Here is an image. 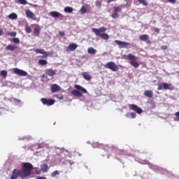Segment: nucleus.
<instances>
[{
  "mask_svg": "<svg viewBox=\"0 0 179 179\" xmlns=\"http://www.w3.org/2000/svg\"><path fill=\"white\" fill-rule=\"evenodd\" d=\"M104 68H106V69H110L113 71V72H117V71H118V66H117L114 62H108L104 65Z\"/></svg>",
  "mask_w": 179,
  "mask_h": 179,
  "instance_id": "nucleus-4",
  "label": "nucleus"
},
{
  "mask_svg": "<svg viewBox=\"0 0 179 179\" xmlns=\"http://www.w3.org/2000/svg\"><path fill=\"white\" fill-rule=\"evenodd\" d=\"M47 64H48V62L47 60H45V59H39L38 60V64L41 65V66H44L45 65H47Z\"/></svg>",
  "mask_w": 179,
  "mask_h": 179,
  "instance_id": "nucleus-28",
  "label": "nucleus"
},
{
  "mask_svg": "<svg viewBox=\"0 0 179 179\" xmlns=\"http://www.w3.org/2000/svg\"><path fill=\"white\" fill-rule=\"evenodd\" d=\"M64 10L66 13H72L73 12V8L67 6L64 8Z\"/></svg>",
  "mask_w": 179,
  "mask_h": 179,
  "instance_id": "nucleus-26",
  "label": "nucleus"
},
{
  "mask_svg": "<svg viewBox=\"0 0 179 179\" xmlns=\"http://www.w3.org/2000/svg\"><path fill=\"white\" fill-rule=\"evenodd\" d=\"M46 75L48 76H55V75L57 73V70H52V69H48L45 71Z\"/></svg>",
  "mask_w": 179,
  "mask_h": 179,
  "instance_id": "nucleus-14",
  "label": "nucleus"
},
{
  "mask_svg": "<svg viewBox=\"0 0 179 179\" xmlns=\"http://www.w3.org/2000/svg\"><path fill=\"white\" fill-rule=\"evenodd\" d=\"M74 87H75V89H77L78 90H81V92H83V93H87V90L79 85H76L74 86Z\"/></svg>",
  "mask_w": 179,
  "mask_h": 179,
  "instance_id": "nucleus-20",
  "label": "nucleus"
},
{
  "mask_svg": "<svg viewBox=\"0 0 179 179\" xmlns=\"http://www.w3.org/2000/svg\"><path fill=\"white\" fill-rule=\"evenodd\" d=\"M115 44H117L120 48H126L129 45V43L121 41H115Z\"/></svg>",
  "mask_w": 179,
  "mask_h": 179,
  "instance_id": "nucleus-11",
  "label": "nucleus"
},
{
  "mask_svg": "<svg viewBox=\"0 0 179 179\" xmlns=\"http://www.w3.org/2000/svg\"><path fill=\"white\" fill-rule=\"evenodd\" d=\"M87 52H88V54H91L92 55H94V54H96V52H97V50L96 49H94V48H89L87 49Z\"/></svg>",
  "mask_w": 179,
  "mask_h": 179,
  "instance_id": "nucleus-24",
  "label": "nucleus"
},
{
  "mask_svg": "<svg viewBox=\"0 0 179 179\" xmlns=\"http://www.w3.org/2000/svg\"><path fill=\"white\" fill-rule=\"evenodd\" d=\"M36 179H47V178H45L44 176H38L36 178Z\"/></svg>",
  "mask_w": 179,
  "mask_h": 179,
  "instance_id": "nucleus-49",
  "label": "nucleus"
},
{
  "mask_svg": "<svg viewBox=\"0 0 179 179\" xmlns=\"http://www.w3.org/2000/svg\"><path fill=\"white\" fill-rule=\"evenodd\" d=\"M6 50H7V51H15V50H16V46L13 45H8Z\"/></svg>",
  "mask_w": 179,
  "mask_h": 179,
  "instance_id": "nucleus-25",
  "label": "nucleus"
},
{
  "mask_svg": "<svg viewBox=\"0 0 179 179\" xmlns=\"http://www.w3.org/2000/svg\"><path fill=\"white\" fill-rule=\"evenodd\" d=\"M7 36H10V37H16V32H6Z\"/></svg>",
  "mask_w": 179,
  "mask_h": 179,
  "instance_id": "nucleus-36",
  "label": "nucleus"
},
{
  "mask_svg": "<svg viewBox=\"0 0 179 179\" xmlns=\"http://www.w3.org/2000/svg\"><path fill=\"white\" fill-rule=\"evenodd\" d=\"M59 34L61 36V37H64V36H65V32L59 31Z\"/></svg>",
  "mask_w": 179,
  "mask_h": 179,
  "instance_id": "nucleus-47",
  "label": "nucleus"
},
{
  "mask_svg": "<svg viewBox=\"0 0 179 179\" xmlns=\"http://www.w3.org/2000/svg\"><path fill=\"white\" fill-rule=\"evenodd\" d=\"M138 2L143 6H148V1L146 0H138Z\"/></svg>",
  "mask_w": 179,
  "mask_h": 179,
  "instance_id": "nucleus-32",
  "label": "nucleus"
},
{
  "mask_svg": "<svg viewBox=\"0 0 179 179\" xmlns=\"http://www.w3.org/2000/svg\"><path fill=\"white\" fill-rule=\"evenodd\" d=\"M41 171H43V173H47V171H48V165H47V164H43L41 166Z\"/></svg>",
  "mask_w": 179,
  "mask_h": 179,
  "instance_id": "nucleus-23",
  "label": "nucleus"
},
{
  "mask_svg": "<svg viewBox=\"0 0 179 179\" xmlns=\"http://www.w3.org/2000/svg\"><path fill=\"white\" fill-rule=\"evenodd\" d=\"M2 34H3V29L0 27V36H2Z\"/></svg>",
  "mask_w": 179,
  "mask_h": 179,
  "instance_id": "nucleus-50",
  "label": "nucleus"
},
{
  "mask_svg": "<svg viewBox=\"0 0 179 179\" xmlns=\"http://www.w3.org/2000/svg\"><path fill=\"white\" fill-rule=\"evenodd\" d=\"M92 31L94 33V34L98 37L103 38V40H108V38H110V36L106 34V31H107V28L104 27H100L99 29L92 28Z\"/></svg>",
  "mask_w": 179,
  "mask_h": 179,
  "instance_id": "nucleus-1",
  "label": "nucleus"
},
{
  "mask_svg": "<svg viewBox=\"0 0 179 179\" xmlns=\"http://www.w3.org/2000/svg\"><path fill=\"white\" fill-rule=\"evenodd\" d=\"M0 74L3 78H6L8 76V71L3 70L0 72Z\"/></svg>",
  "mask_w": 179,
  "mask_h": 179,
  "instance_id": "nucleus-33",
  "label": "nucleus"
},
{
  "mask_svg": "<svg viewBox=\"0 0 179 179\" xmlns=\"http://www.w3.org/2000/svg\"><path fill=\"white\" fill-rule=\"evenodd\" d=\"M129 108L130 110H132V111H136L137 114H142V113H143L142 108L135 104H129Z\"/></svg>",
  "mask_w": 179,
  "mask_h": 179,
  "instance_id": "nucleus-7",
  "label": "nucleus"
},
{
  "mask_svg": "<svg viewBox=\"0 0 179 179\" xmlns=\"http://www.w3.org/2000/svg\"><path fill=\"white\" fill-rule=\"evenodd\" d=\"M80 13H82V15H85V13H86V12H87V10H86V8L85 6H82L80 10Z\"/></svg>",
  "mask_w": 179,
  "mask_h": 179,
  "instance_id": "nucleus-34",
  "label": "nucleus"
},
{
  "mask_svg": "<svg viewBox=\"0 0 179 179\" xmlns=\"http://www.w3.org/2000/svg\"><path fill=\"white\" fill-rule=\"evenodd\" d=\"M13 43H15V44H19V43H20V40L19 39V38H14L13 39Z\"/></svg>",
  "mask_w": 179,
  "mask_h": 179,
  "instance_id": "nucleus-39",
  "label": "nucleus"
},
{
  "mask_svg": "<svg viewBox=\"0 0 179 179\" xmlns=\"http://www.w3.org/2000/svg\"><path fill=\"white\" fill-rule=\"evenodd\" d=\"M31 170H33V165L29 162H25L23 164L22 166V169L20 170L21 176L26 178V177H29L30 174H31Z\"/></svg>",
  "mask_w": 179,
  "mask_h": 179,
  "instance_id": "nucleus-2",
  "label": "nucleus"
},
{
  "mask_svg": "<svg viewBox=\"0 0 179 179\" xmlns=\"http://www.w3.org/2000/svg\"><path fill=\"white\" fill-rule=\"evenodd\" d=\"M17 3H20V5H27V0H17Z\"/></svg>",
  "mask_w": 179,
  "mask_h": 179,
  "instance_id": "nucleus-31",
  "label": "nucleus"
},
{
  "mask_svg": "<svg viewBox=\"0 0 179 179\" xmlns=\"http://www.w3.org/2000/svg\"><path fill=\"white\" fill-rule=\"evenodd\" d=\"M169 47L167 45H162L161 46V50H162V51H166V50H168Z\"/></svg>",
  "mask_w": 179,
  "mask_h": 179,
  "instance_id": "nucleus-41",
  "label": "nucleus"
},
{
  "mask_svg": "<svg viewBox=\"0 0 179 179\" xmlns=\"http://www.w3.org/2000/svg\"><path fill=\"white\" fill-rule=\"evenodd\" d=\"M8 19H10L11 20H16L17 19V14L13 13L8 15Z\"/></svg>",
  "mask_w": 179,
  "mask_h": 179,
  "instance_id": "nucleus-22",
  "label": "nucleus"
},
{
  "mask_svg": "<svg viewBox=\"0 0 179 179\" xmlns=\"http://www.w3.org/2000/svg\"><path fill=\"white\" fill-rule=\"evenodd\" d=\"M139 40L141 41H148L149 40V36L148 34L139 36Z\"/></svg>",
  "mask_w": 179,
  "mask_h": 179,
  "instance_id": "nucleus-21",
  "label": "nucleus"
},
{
  "mask_svg": "<svg viewBox=\"0 0 179 179\" xmlns=\"http://www.w3.org/2000/svg\"><path fill=\"white\" fill-rule=\"evenodd\" d=\"M30 5H31V6H34V5H33V4H30Z\"/></svg>",
  "mask_w": 179,
  "mask_h": 179,
  "instance_id": "nucleus-56",
  "label": "nucleus"
},
{
  "mask_svg": "<svg viewBox=\"0 0 179 179\" xmlns=\"http://www.w3.org/2000/svg\"><path fill=\"white\" fill-rule=\"evenodd\" d=\"M82 76L85 80L89 81V80H91V79H92V76H90V74H89L88 72L82 73Z\"/></svg>",
  "mask_w": 179,
  "mask_h": 179,
  "instance_id": "nucleus-19",
  "label": "nucleus"
},
{
  "mask_svg": "<svg viewBox=\"0 0 179 179\" xmlns=\"http://www.w3.org/2000/svg\"><path fill=\"white\" fill-rule=\"evenodd\" d=\"M50 16H52V17H62V14L57 12V11H52L49 13Z\"/></svg>",
  "mask_w": 179,
  "mask_h": 179,
  "instance_id": "nucleus-18",
  "label": "nucleus"
},
{
  "mask_svg": "<svg viewBox=\"0 0 179 179\" xmlns=\"http://www.w3.org/2000/svg\"><path fill=\"white\" fill-rule=\"evenodd\" d=\"M177 121H179V117H178Z\"/></svg>",
  "mask_w": 179,
  "mask_h": 179,
  "instance_id": "nucleus-57",
  "label": "nucleus"
},
{
  "mask_svg": "<svg viewBox=\"0 0 179 179\" xmlns=\"http://www.w3.org/2000/svg\"><path fill=\"white\" fill-rule=\"evenodd\" d=\"M143 94L145 97H148V99H152V97H153V91L150 90H145Z\"/></svg>",
  "mask_w": 179,
  "mask_h": 179,
  "instance_id": "nucleus-16",
  "label": "nucleus"
},
{
  "mask_svg": "<svg viewBox=\"0 0 179 179\" xmlns=\"http://www.w3.org/2000/svg\"><path fill=\"white\" fill-rule=\"evenodd\" d=\"M43 1H45V0H43Z\"/></svg>",
  "mask_w": 179,
  "mask_h": 179,
  "instance_id": "nucleus-59",
  "label": "nucleus"
},
{
  "mask_svg": "<svg viewBox=\"0 0 179 179\" xmlns=\"http://www.w3.org/2000/svg\"><path fill=\"white\" fill-rule=\"evenodd\" d=\"M131 118H136V113L132 112L130 113Z\"/></svg>",
  "mask_w": 179,
  "mask_h": 179,
  "instance_id": "nucleus-43",
  "label": "nucleus"
},
{
  "mask_svg": "<svg viewBox=\"0 0 179 179\" xmlns=\"http://www.w3.org/2000/svg\"><path fill=\"white\" fill-rule=\"evenodd\" d=\"M71 94H73V96H76L77 97H83V94L78 90H74L71 91Z\"/></svg>",
  "mask_w": 179,
  "mask_h": 179,
  "instance_id": "nucleus-15",
  "label": "nucleus"
},
{
  "mask_svg": "<svg viewBox=\"0 0 179 179\" xmlns=\"http://www.w3.org/2000/svg\"><path fill=\"white\" fill-rule=\"evenodd\" d=\"M169 3H176L177 0H166Z\"/></svg>",
  "mask_w": 179,
  "mask_h": 179,
  "instance_id": "nucleus-46",
  "label": "nucleus"
},
{
  "mask_svg": "<svg viewBox=\"0 0 179 179\" xmlns=\"http://www.w3.org/2000/svg\"><path fill=\"white\" fill-rule=\"evenodd\" d=\"M76 48H78V44L71 43L67 47L66 51H67V52H69L70 51H75V50H76Z\"/></svg>",
  "mask_w": 179,
  "mask_h": 179,
  "instance_id": "nucleus-13",
  "label": "nucleus"
},
{
  "mask_svg": "<svg viewBox=\"0 0 179 179\" xmlns=\"http://www.w3.org/2000/svg\"><path fill=\"white\" fill-rule=\"evenodd\" d=\"M129 59H131V61H136V57L132 54H129Z\"/></svg>",
  "mask_w": 179,
  "mask_h": 179,
  "instance_id": "nucleus-35",
  "label": "nucleus"
},
{
  "mask_svg": "<svg viewBox=\"0 0 179 179\" xmlns=\"http://www.w3.org/2000/svg\"><path fill=\"white\" fill-rule=\"evenodd\" d=\"M40 31H41V27H40L38 24H36L34 29L33 35L35 37H39Z\"/></svg>",
  "mask_w": 179,
  "mask_h": 179,
  "instance_id": "nucleus-10",
  "label": "nucleus"
},
{
  "mask_svg": "<svg viewBox=\"0 0 179 179\" xmlns=\"http://www.w3.org/2000/svg\"><path fill=\"white\" fill-rule=\"evenodd\" d=\"M162 86L165 90H171V88H170V87L171 86V84H167L166 83H163Z\"/></svg>",
  "mask_w": 179,
  "mask_h": 179,
  "instance_id": "nucleus-27",
  "label": "nucleus"
},
{
  "mask_svg": "<svg viewBox=\"0 0 179 179\" xmlns=\"http://www.w3.org/2000/svg\"><path fill=\"white\" fill-rule=\"evenodd\" d=\"M157 90H163V84H159Z\"/></svg>",
  "mask_w": 179,
  "mask_h": 179,
  "instance_id": "nucleus-42",
  "label": "nucleus"
},
{
  "mask_svg": "<svg viewBox=\"0 0 179 179\" xmlns=\"http://www.w3.org/2000/svg\"><path fill=\"white\" fill-rule=\"evenodd\" d=\"M13 101L15 102V103H17L18 104H20V103H22V101H20V99H17L16 98H14L13 99Z\"/></svg>",
  "mask_w": 179,
  "mask_h": 179,
  "instance_id": "nucleus-44",
  "label": "nucleus"
},
{
  "mask_svg": "<svg viewBox=\"0 0 179 179\" xmlns=\"http://www.w3.org/2000/svg\"><path fill=\"white\" fill-rule=\"evenodd\" d=\"M126 117H129V113H127V114H126Z\"/></svg>",
  "mask_w": 179,
  "mask_h": 179,
  "instance_id": "nucleus-55",
  "label": "nucleus"
},
{
  "mask_svg": "<svg viewBox=\"0 0 179 179\" xmlns=\"http://www.w3.org/2000/svg\"><path fill=\"white\" fill-rule=\"evenodd\" d=\"M25 31L28 34L31 33V27H30L27 24H25Z\"/></svg>",
  "mask_w": 179,
  "mask_h": 179,
  "instance_id": "nucleus-30",
  "label": "nucleus"
},
{
  "mask_svg": "<svg viewBox=\"0 0 179 179\" xmlns=\"http://www.w3.org/2000/svg\"><path fill=\"white\" fill-rule=\"evenodd\" d=\"M124 6H125L124 4L119 6H115L113 8L114 13L111 15V17H113V19H117V17H119L120 15L118 13L122 12V8H124Z\"/></svg>",
  "mask_w": 179,
  "mask_h": 179,
  "instance_id": "nucleus-3",
  "label": "nucleus"
},
{
  "mask_svg": "<svg viewBox=\"0 0 179 179\" xmlns=\"http://www.w3.org/2000/svg\"><path fill=\"white\" fill-rule=\"evenodd\" d=\"M13 73L18 75V76H27V72L24 70L20 69L18 68H15L13 69Z\"/></svg>",
  "mask_w": 179,
  "mask_h": 179,
  "instance_id": "nucleus-8",
  "label": "nucleus"
},
{
  "mask_svg": "<svg viewBox=\"0 0 179 179\" xmlns=\"http://www.w3.org/2000/svg\"><path fill=\"white\" fill-rule=\"evenodd\" d=\"M56 176H59V171H55L51 173V177H55Z\"/></svg>",
  "mask_w": 179,
  "mask_h": 179,
  "instance_id": "nucleus-37",
  "label": "nucleus"
},
{
  "mask_svg": "<svg viewBox=\"0 0 179 179\" xmlns=\"http://www.w3.org/2000/svg\"><path fill=\"white\" fill-rule=\"evenodd\" d=\"M115 0H107L108 3H111V2H114Z\"/></svg>",
  "mask_w": 179,
  "mask_h": 179,
  "instance_id": "nucleus-51",
  "label": "nucleus"
},
{
  "mask_svg": "<svg viewBox=\"0 0 179 179\" xmlns=\"http://www.w3.org/2000/svg\"><path fill=\"white\" fill-rule=\"evenodd\" d=\"M130 64L135 68L139 67V64L135 60H132L131 62H130Z\"/></svg>",
  "mask_w": 179,
  "mask_h": 179,
  "instance_id": "nucleus-29",
  "label": "nucleus"
},
{
  "mask_svg": "<svg viewBox=\"0 0 179 179\" xmlns=\"http://www.w3.org/2000/svg\"><path fill=\"white\" fill-rule=\"evenodd\" d=\"M95 5H96V6H98V8H101V1H96L95 2Z\"/></svg>",
  "mask_w": 179,
  "mask_h": 179,
  "instance_id": "nucleus-40",
  "label": "nucleus"
},
{
  "mask_svg": "<svg viewBox=\"0 0 179 179\" xmlns=\"http://www.w3.org/2000/svg\"><path fill=\"white\" fill-rule=\"evenodd\" d=\"M176 117H179V111L175 113Z\"/></svg>",
  "mask_w": 179,
  "mask_h": 179,
  "instance_id": "nucleus-53",
  "label": "nucleus"
},
{
  "mask_svg": "<svg viewBox=\"0 0 179 179\" xmlns=\"http://www.w3.org/2000/svg\"><path fill=\"white\" fill-rule=\"evenodd\" d=\"M55 97H57V99H58L59 100H64V95L62 94H55Z\"/></svg>",
  "mask_w": 179,
  "mask_h": 179,
  "instance_id": "nucleus-38",
  "label": "nucleus"
},
{
  "mask_svg": "<svg viewBox=\"0 0 179 179\" xmlns=\"http://www.w3.org/2000/svg\"><path fill=\"white\" fill-rule=\"evenodd\" d=\"M36 174H41V171H36Z\"/></svg>",
  "mask_w": 179,
  "mask_h": 179,
  "instance_id": "nucleus-54",
  "label": "nucleus"
},
{
  "mask_svg": "<svg viewBox=\"0 0 179 179\" xmlns=\"http://www.w3.org/2000/svg\"><path fill=\"white\" fill-rule=\"evenodd\" d=\"M25 14L27 17H28L29 19H31L32 20H37V17H36V14H34V13H33L31 10H26Z\"/></svg>",
  "mask_w": 179,
  "mask_h": 179,
  "instance_id": "nucleus-9",
  "label": "nucleus"
},
{
  "mask_svg": "<svg viewBox=\"0 0 179 179\" xmlns=\"http://www.w3.org/2000/svg\"><path fill=\"white\" fill-rule=\"evenodd\" d=\"M155 33H159V31H160V29H159V28H156L155 29Z\"/></svg>",
  "mask_w": 179,
  "mask_h": 179,
  "instance_id": "nucleus-52",
  "label": "nucleus"
},
{
  "mask_svg": "<svg viewBox=\"0 0 179 179\" xmlns=\"http://www.w3.org/2000/svg\"><path fill=\"white\" fill-rule=\"evenodd\" d=\"M34 51H35L36 54H43L45 57H48V52L44 51V49H34Z\"/></svg>",
  "mask_w": 179,
  "mask_h": 179,
  "instance_id": "nucleus-17",
  "label": "nucleus"
},
{
  "mask_svg": "<svg viewBox=\"0 0 179 179\" xmlns=\"http://www.w3.org/2000/svg\"><path fill=\"white\" fill-rule=\"evenodd\" d=\"M93 148H99L100 147V144L95 143L92 144Z\"/></svg>",
  "mask_w": 179,
  "mask_h": 179,
  "instance_id": "nucleus-45",
  "label": "nucleus"
},
{
  "mask_svg": "<svg viewBox=\"0 0 179 179\" xmlns=\"http://www.w3.org/2000/svg\"><path fill=\"white\" fill-rule=\"evenodd\" d=\"M123 58L124 59H129V55H123Z\"/></svg>",
  "mask_w": 179,
  "mask_h": 179,
  "instance_id": "nucleus-48",
  "label": "nucleus"
},
{
  "mask_svg": "<svg viewBox=\"0 0 179 179\" xmlns=\"http://www.w3.org/2000/svg\"><path fill=\"white\" fill-rule=\"evenodd\" d=\"M21 171L17 170V169H15L12 171V176L10 179H17L19 177H21V178H24V176H22Z\"/></svg>",
  "mask_w": 179,
  "mask_h": 179,
  "instance_id": "nucleus-5",
  "label": "nucleus"
},
{
  "mask_svg": "<svg viewBox=\"0 0 179 179\" xmlns=\"http://www.w3.org/2000/svg\"><path fill=\"white\" fill-rule=\"evenodd\" d=\"M41 103H43V106H54V104H55V99H47V98H42L41 99Z\"/></svg>",
  "mask_w": 179,
  "mask_h": 179,
  "instance_id": "nucleus-6",
  "label": "nucleus"
},
{
  "mask_svg": "<svg viewBox=\"0 0 179 179\" xmlns=\"http://www.w3.org/2000/svg\"><path fill=\"white\" fill-rule=\"evenodd\" d=\"M44 76H45L43 75V78H44Z\"/></svg>",
  "mask_w": 179,
  "mask_h": 179,
  "instance_id": "nucleus-58",
  "label": "nucleus"
},
{
  "mask_svg": "<svg viewBox=\"0 0 179 179\" xmlns=\"http://www.w3.org/2000/svg\"><path fill=\"white\" fill-rule=\"evenodd\" d=\"M50 90L52 93H57L61 90V87L57 84H52L50 87Z\"/></svg>",
  "mask_w": 179,
  "mask_h": 179,
  "instance_id": "nucleus-12",
  "label": "nucleus"
}]
</instances>
